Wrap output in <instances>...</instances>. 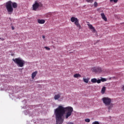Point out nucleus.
I'll list each match as a JSON object with an SVG mask.
<instances>
[{
  "label": "nucleus",
  "instance_id": "nucleus-25",
  "mask_svg": "<svg viewBox=\"0 0 124 124\" xmlns=\"http://www.w3.org/2000/svg\"><path fill=\"white\" fill-rule=\"evenodd\" d=\"M45 48L46 49V50H50V48L49 47H47V46H45Z\"/></svg>",
  "mask_w": 124,
  "mask_h": 124
},
{
  "label": "nucleus",
  "instance_id": "nucleus-7",
  "mask_svg": "<svg viewBox=\"0 0 124 124\" xmlns=\"http://www.w3.org/2000/svg\"><path fill=\"white\" fill-rule=\"evenodd\" d=\"M39 3L35 1L32 5V9L34 11H37V9L39 8Z\"/></svg>",
  "mask_w": 124,
  "mask_h": 124
},
{
  "label": "nucleus",
  "instance_id": "nucleus-2",
  "mask_svg": "<svg viewBox=\"0 0 124 124\" xmlns=\"http://www.w3.org/2000/svg\"><path fill=\"white\" fill-rule=\"evenodd\" d=\"M103 103H104L105 106H108V110H111L113 107L114 106V104L111 103L112 100L111 98L109 97H104L102 99Z\"/></svg>",
  "mask_w": 124,
  "mask_h": 124
},
{
  "label": "nucleus",
  "instance_id": "nucleus-27",
  "mask_svg": "<svg viewBox=\"0 0 124 124\" xmlns=\"http://www.w3.org/2000/svg\"><path fill=\"white\" fill-rule=\"evenodd\" d=\"M43 38L44 39L45 38V36L43 35Z\"/></svg>",
  "mask_w": 124,
  "mask_h": 124
},
{
  "label": "nucleus",
  "instance_id": "nucleus-6",
  "mask_svg": "<svg viewBox=\"0 0 124 124\" xmlns=\"http://www.w3.org/2000/svg\"><path fill=\"white\" fill-rule=\"evenodd\" d=\"M93 71L95 73H101L103 70L100 67H96L93 68Z\"/></svg>",
  "mask_w": 124,
  "mask_h": 124
},
{
  "label": "nucleus",
  "instance_id": "nucleus-11",
  "mask_svg": "<svg viewBox=\"0 0 124 124\" xmlns=\"http://www.w3.org/2000/svg\"><path fill=\"white\" fill-rule=\"evenodd\" d=\"M12 6L13 8H17L18 7V5L16 4V2H12Z\"/></svg>",
  "mask_w": 124,
  "mask_h": 124
},
{
  "label": "nucleus",
  "instance_id": "nucleus-26",
  "mask_svg": "<svg viewBox=\"0 0 124 124\" xmlns=\"http://www.w3.org/2000/svg\"><path fill=\"white\" fill-rule=\"evenodd\" d=\"M0 39H1V40H2V41H3V40H4V39H3V38H1Z\"/></svg>",
  "mask_w": 124,
  "mask_h": 124
},
{
  "label": "nucleus",
  "instance_id": "nucleus-14",
  "mask_svg": "<svg viewBox=\"0 0 124 124\" xmlns=\"http://www.w3.org/2000/svg\"><path fill=\"white\" fill-rule=\"evenodd\" d=\"M74 78H80L81 77V75L79 74H76L74 75Z\"/></svg>",
  "mask_w": 124,
  "mask_h": 124
},
{
  "label": "nucleus",
  "instance_id": "nucleus-29",
  "mask_svg": "<svg viewBox=\"0 0 124 124\" xmlns=\"http://www.w3.org/2000/svg\"><path fill=\"white\" fill-rule=\"evenodd\" d=\"M12 30H14V28L12 27Z\"/></svg>",
  "mask_w": 124,
  "mask_h": 124
},
{
  "label": "nucleus",
  "instance_id": "nucleus-15",
  "mask_svg": "<svg viewBox=\"0 0 124 124\" xmlns=\"http://www.w3.org/2000/svg\"><path fill=\"white\" fill-rule=\"evenodd\" d=\"M105 91H106V87H103L101 90V93H105Z\"/></svg>",
  "mask_w": 124,
  "mask_h": 124
},
{
  "label": "nucleus",
  "instance_id": "nucleus-23",
  "mask_svg": "<svg viewBox=\"0 0 124 124\" xmlns=\"http://www.w3.org/2000/svg\"><path fill=\"white\" fill-rule=\"evenodd\" d=\"M97 5H98L97 2H94V7H97Z\"/></svg>",
  "mask_w": 124,
  "mask_h": 124
},
{
  "label": "nucleus",
  "instance_id": "nucleus-5",
  "mask_svg": "<svg viewBox=\"0 0 124 124\" xmlns=\"http://www.w3.org/2000/svg\"><path fill=\"white\" fill-rule=\"evenodd\" d=\"M71 22L72 23H74L75 25H76L77 28H78L79 30H81V25L79 23V19L77 18V17H75L74 16H72L71 19Z\"/></svg>",
  "mask_w": 124,
  "mask_h": 124
},
{
  "label": "nucleus",
  "instance_id": "nucleus-1",
  "mask_svg": "<svg viewBox=\"0 0 124 124\" xmlns=\"http://www.w3.org/2000/svg\"><path fill=\"white\" fill-rule=\"evenodd\" d=\"M73 112V108L72 107H63L59 106L54 110V113L56 117V124H62L63 123V115L65 114V118L68 119Z\"/></svg>",
  "mask_w": 124,
  "mask_h": 124
},
{
  "label": "nucleus",
  "instance_id": "nucleus-19",
  "mask_svg": "<svg viewBox=\"0 0 124 124\" xmlns=\"http://www.w3.org/2000/svg\"><path fill=\"white\" fill-rule=\"evenodd\" d=\"M106 78H101V82H106Z\"/></svg>",
  "mask_w": 124,
  "mask_h": 124
},
{
  "label": "nucleus",
  "instance_id": "nucleus-4",
  "mask_svg": "<svg viewBox=\"0 0 124 124\" xmlns=\"http://www.w3.org/2000/svg\"><path fill=\"white\" fill-rule=\"evenodd\" d=\"M6 8L8 14H12L13 13V7H12V1H9L6 3Z\"/></svg>",
  "mask_w": 124,
  "mask_h": 124
},
{
  "label": "nucleus",
  "instance_id": "nucleus-9",
  "mask_svg": "<svg viewBox=\"0 0 124 124\" xmlns=\"http://www.w3.org/2000/svg\"><path fill=\"white\" fill-rule=\"evenodd\" d=\"M101 16L102 19H103L105 21V22H107V18H106V16H105L104 13H101Z\"/></svg>",
  "mask_w": 124,
  "mask_h": 124
},
{
  "label": "nucleus",
  "instance_id": "nucleus-17",
  "mask_svg": "<svg viewBox=\"0 0 124 124\" xmlns=\"http://www.w3.org/2000/svg\"><path fill=\"white\" fill-rule=\"evenodd\" d=\"M119 0H110V2H114V3H117Z\"/></svg>",
  "mask_w": 124,
  "mask_h": 124
},
{
  "label": "nucleus",
  "instance_id": "nucleus-8",
  "mask_svg": "<svg viewBox=\"0 0 124 124\" xmlns=\"http://www.w3.org/2000/svg\"><path fill=\"white\" fill-rule=\"evenodd\" d=\"M87 26H88L90 30L93 31V32H95V29H94V27H93L92 24H88Z\"/></svg>",
  "mask_w": 124,
  "mask_h": 124
},
{
  "label": "nucleus",
  "instance_id": "nucleus-18",
  "mask_svg": "<svg viewBox=\"0 0 124 124\" xmlns=\"http://www.w3.org/2000/svg\"><path fill=\"white\" fill-rule=\"evenodd\" d=\"M83 81L85 83H89V79L88 78H83Z\"/></svg>",
  "mask_w": 124,
  "mask_h": 124
},
{
  "label": "nucleus",
  "instance_id": "nucleus-22",
  "mask_svg": "<svg viewBox=\"0 0 124 124\" xmlns=\"http://www.w3.org/2000/svg\"><path fill=\"white\" fill-rule=\"evenodd\" d=\"M86 0V1L87 2H91V3H92V2H93V0Z\"/></svg>",
  "mask_w": 124,
  "mask_h": 124
},
{
  "label": "nucleus",
  "instance_id": "nucleus-24",
  "mask_svg": "<svg viewBox=\"0 0 124 124\" xmlns=\"http://www.w3.org/2000/svg\"><path fill=\"white\" fill-rule=\"evenodd\" d=\"M92 124H99V122L97 121H95L92 123Z\"/></svg>",
  "mask_w": 124,
  "mask_h": 124
},
{
  "label": "nucleus",
  "instance_id": "nucleus-30",
  "mask_svg": "<svg viewBox=\"0 0 124 124\" xmlns=\"http://www.w3.org/2000/svg\"><path fill=\"white\" fill-rule=\"evenodd\" d=\"M0 39H1V38L0 37Z\"/></svg>",
  "mask_w": 124,
  "mask_h": 124
},
{
  "label": "nucleus",
  "instance_id": "nucleus-20",
  "mask_svg": "<svg viewBox=\"0 0 124 124\" xmlns=\"http://www.w3.org/2000/svg\"><path fill=\"white\" fill-rule=\"evenodd\" d=\"M85 121L86 122V123H90V122H91V120H90V119L89 118H87L85 120Z\"/></svg>",
  "mask_w": 124,
  "mask_h": 124
},
{
  "label": "nucleus",
  "instance_id": "nucleus-16",
  "mask_svg": "<svg viewBox=\"0 0 124 124\" xmlns=\"http://www.w3.org/2000/svg\"><path fill=\"white\" fill-rule=\"evenodd\" d=\"M91 82L92 83H96L97 82L96 78H94L91 79Z\"/></svg>",
  "mask_w": 124,
  "mask_h": 124
},
{
  "label": "nucleus",
  "instance_id": "nucleus-21",
  "mask_svg": "<svg viewBox=\"0 0 124 124\" xmlns=\"http://www.w3.org/2000/svg\"><path fill=\"white\" fill-rule=\"evenodd\" d=\"M96 83L98 84H100L101 83V79H97Z\"/></svg>",
  "mask_w": 124,
  "mask_h": 124
},
{
  "label": "nucleus",
  "instance_id": "nucleus-28",
  "mask_svg": "<svg viewBox=\"0 0 124 124\" xmlns=\"http://www.w3.org/2000/svg\"><path fill=\"white\" fill-rule=\"evenodd\" d=\"M122 89H123V91H124V85L123 86Z\"/></svg>",
  "mask_w": 124,
  "mask_h": 124
},
{
  "label": "nucleus",
  "instance_id": "nucleus-12",
  "mask_svg": "<svg viewBox=\"0 0 124 124\" xmlns=\"http://www.w3.org/2000/svg\"><path fill=\"white\" fill-rule=\"evenodd\" d=\"M38 24H44L45 23V20L44 19H38Z\"/></svg>",
  "mask_w": 124,
  "mask_h": 124
},
{
  "label": "nucleus",
  "instance_id": "nucleus-13",
  "mask_svg": "<svg viewBox=\"0 0 124 124\" xmlns=\"http://www.w3.org/2000/svg\"><path fill=\"white\" fill-rule=\"evenodd\" d=\"M60 97H61V94H56L54 96V99L55 100H57V99H59V98H60Z\"/></svg>",
  "mask_w": 124,
  "mask_h": 124
},
{
  "label": "nucleus",
  "instance_id": "nucleus-10",
  "mask_svg": "<svg viewBox=\"0 0 124 124\" xmlns=\"http://www.w3.org/2000/svg\"><path fill=\"white\" fill-rule=\"evenodd\" d=\"M37 75V71H35L33 72L31 75L32 79H34V78L35 77V76H36Z\"/></svg>",
  "mask_w": 124,
  "mask_h": 124
},
{
  "label": "nucleus",
  "instance_id": "nucleus-3",
  "mask_svg": "<svg viewBox=\"0 0 124 124\" xmlns=\"http://www.w3.org/2000/svg\"><path fill=\"white\" fill-rule=\"evenodd\" d=\"M13 61L18 67H23L24 65H25V61L21 59V58L13 59Z\"/></svg>",
  "mask_w": 124,
  "mask_h": 124
}]
</instances>
